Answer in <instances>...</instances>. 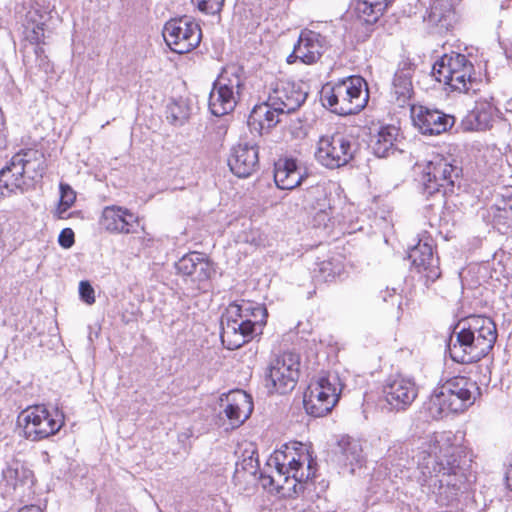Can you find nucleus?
<instances>
[{"label": "nucleus", "mask_w": 512, "mask_h": 512, "mask_svg": "<svg viewBox=\"0 0 512 512\" xmlns=\"http://www.w3.org/2000/svg\"><path fill=\"white\" fill-rule=\"evenodd\" d=\"M324 25H325V26L323 27V29H326V30H327V29H329V28H330V23H328V22H324Z\"/></svg>", "instance_id": "58"}, {"label": "nucleus", "mask_w": 512, "mask_h": 512, "mask_svg": "<svg viewBox=\"0 0 512 512\" xmlns=\"http://www.w3.org/2000/svg\"><path fill=\"white\" fill-rule=\"evenodd\" d=\"M498 41L506 57L512 59V34H508V37L505 38H499Z\"/></svg>", "instance_id": "51"}, {"label": "nucleus", "mask_w": 512, "mask_h": 512, "mask_svg": "<svg viewBox=\"0 0 512 512\" xmlns=\"http://www.w3.org/2000/svg\"><path fill=\"white\" fill-rule=\"evenodd\" d=\"M258 147L248 143H240L232 148L228 159L231 172L239 178L249 177L259 163Z\"/></svg>", "instance_id": "20"}, {"label": "nucleus", "mask_w": 512, "mask_h": 512, "mask_svg": "<svg viewBox=\"0 0 512 512\" xmlns=\"http://www.w3.org/2000/svg\"><path fill=\"white\" fill-rule=\"evenodd\" d=\"M409 462L408 449L402 442H394L387 451L385 459L375 469L373 476L376 479L383 477L390 482H395L397 478H401Z\"/></svg>", "instance_id": "18"}, {"label": "nucleus", "mask_w": 512, "mask_h": 512, "mask_svg": "<svg viewBox=\"0 0 512 512\" xmlns=\"http://www.w3.org/2000/svg\"><path fill=\"white\" fill-rule=\"evenodd\" d=\"M242 485H244V486H243V489H246V486H247L248 484L242 483L240 486H242Z\"/></svg>", "instance_id": "60"}, {"label": "nucleus", "mask_w": 512, "mask_h": 512, "mask_svg": "<svg viewBox=\"0 0 512 512\" xmlns=\"http://www.w3.org/2000/svg\"><path fill=\"white\" fill-rule=\"evenodd\" d=\"M316 465L304 444H286L268 458L267 470L260 473L262 486L283 496H291L315 476Z\"/></svg>", "instance_id": "2"}, {"label": "nucleus", "mask_w": 512, "mask_h": 512, "mask_svg": "<svg viewBox=\"0 0 512 512\" xmlns=\"http://www.w3.org/2000/svg\"><path fill=\"white\" fill-rule=\"evenodd\" d=\"M94 289L88 281H81L79 284V294L81 299L91 305L95 302Z\"/></svg>", "instance_id": "48"}, {"label": "nucleus", "mask_w": 512, "mask_h": 512, "mask_svg": "<svg viewBox=\"0 0 512 512\" xmlns=\"http://www.w3.org/2000/svg\"><path fill=\"white\" fill-rule=\"evenodd\" d=\"M431 75L450 92L470 93L479 89L474 65L463 54H444L433 64Z\"/></svg>", "instance_id": "6"}, {"label": "nucleus", "mask_w": 512, "mask_h": 512, "mask_svg": "<svg viewBox=\"0 0 512 512\" xmlns=\"http://www.w3.org/2000/svg\"><path fill=\"white\" fill-rule=\"evenodd\" d=\"M235 471L232 481L235 485L254 484L261 481L257 449L251 442L239 444L234 452Z\"/></svg>", "instance_id": "13"}, {"label": "nucleus", "mask_w": 512, "mask_h": 512, "mask_svg": "<svg viewBox=\"0 0 512 512\" xmlns=\"http://www.w3.org/2000/svg\"><path fill=\"white\" fill-rule=\"evenodd\" d=\"M28 186L25 170L13 155L9 163L0 170V200L11 193H22Z\"/></svg>", "instance_id": "24"}, {"label": "nucleus", "mask_w": 512, "mask_h": 512, "mask_svg": "<svg viewBox=\"0 0 512 512\" xmlns=\"http://www.w3.org/2000/svg\"><path fill=\"white\" fill-rule=\"evenodd\" d=\"M254 328L255 323L249 319L242 320L238 326L226 325V336L235 338L226 341V349L234 350L240 348L252 336Z\"/></svg>", "instance_id": "32"}, {"label": "nucleus", "mask_w": 512, "mask_h": 512, "mask_svg": "<svg viewBox=\"0 0 512 512\" xmlns=\"http://www.w3.org/2000/svg\"><path fill=\"white\" fill-rule=\"evenodd\" d=\"M356 146L351 136L336 131L319 138L315 157L321 165L329 169L339 168L353 159Z\"/></svg>", "instance_id": "10"}, {"label": "nucleus", "mask_w": 512, "mask_h": 512, "mask_svg": "<svg viewBox=\"0 0 512 512\" xmlns=\"http://www.w3.org/2000/svg\"><path fill=\"white\" fill-rule=\"evenodd\" d=\"M19 512H42L41 508L36 505L25 506Z\"/></svg>", "instance_id": "54"}, {"label": "nucleus", "mask_w": 512, "mask_h": 512, "mask_svg": "<svg viewBox=\"0 0 512 512\" xmlns=\"http://www.w3.org/2000/svg\"><path fill=\"white\" fill-rule=\"evenodd\" d=\"M300 356L284 352L272 358L264 373V385L269 394L291 392L299 379Z\"/></svg>", "instance_id": "8"}, {"label": "nucleus", "mask_w": 512, "mask_h": 512, "mask_svg": "<svg viewBox=\"0 0 512 512\" xmlns=\"http://www.w3.org/2000/svg\"><path fill=\"white\" fill-rule=\"evenodd\" d=\"M324 107L346 116L359 113L369 99L367 83L361 76H349L335 83H326L320 92Z\"/></svg>", "instance_id": "5"}, {"label": "nucleus", "mask_w": 512, "mask_h": 512, "mask_svg": "<svg viewBox=\"0 0 512 512\" xmlns=\"http://www.w3.org/2000/svg\"><path fill=\"white\" fill-rule=\"evenodd\" d=\"M242 312H243V308H242L241 304H239L236 301L230 303L228 305V307H226V320H227L226 325L230 324V325L238 326V324H239L238 318L241 321L246 320L247 315L243 316Z\"/></svg>", "instance_id": "46"}, {"label": "nucleus", "mask_w": 512, "mask_h": 512, "mask_svg": "<svg viewBox=\"0 0 512 512\" xmlns=\"http://www.w3.org/2000/svg\"><path fill=\"white\" fill-rule=\"evenodd\" d=\"M166 45L175 53L184 54L199 45L202 34H161Z\"/></svg>", "instance_id": "33"}, {"label": "nucleus", "mask_w": 512, "mask_h": 512, "mask_svg": "<svg viewBox=\"0 0 512 512\" xmlns=\"http://www.w3.org/2000/svg\"><path fill=\"white\" fill-rule=\"evenodd\" d=\"M175 266L179 274L191 277L196 282H202L210 277V265L203 254L198 252L183 256Z\"/></svg>", "instance_id": "25"}, {"label": "nucleus", "mask_w": 512, "mask_h": 512, "mask_svg": "<svg viewBox=\"0 0 512 512\" xmlns=\"http://www.w3.org/2000/svg\"><path fill=\"white\" fill-rule=\"evenodd\" d=\"M344 270L343 261L340 256L331 257L318 264V275L321 280L329 282L339 276Z\"/></svg>", "instance_id": "38"}, {"label": "nucleus", "mask_w": 512, "mask_h": 512, "mask_svg": "<svg viewBox=\"0 0 512 512\" xmlns=\"http://www.w3.org/2000/svg\"><path fill=\"white\" fill-rule=\"evenodd\" d=\"M301 32H309V33H312V32H314V31H313V30H311V29L306 28V29L302 30Z\"/></svg>", "instance_id": "59"}, {"label": "nucleus", "mask_w": 512, "mask_h": 512, "mask_svg": "<svg viewBox=\"0 0 512 512\" xmlns=\"http://www.w3.org/2000/svg\"><path fill=\"white\" fill-rule=\"evenodd\" d=\"M411 118L423 135L430 136L448 131L455 123L454 116L423 105H411Z\"/></svg>", "instance_id": "12"}, {"label": "nucleus", "mask_w": 512, "mask_h": 512, "mask_svg": "<svg viewBox=\"0 0 512 512\" xmlns=\"http://www.w3.org/2000/svg\"><path fill=\"white\" fill-rule=\"evenodd\" d=\"M408 258L412 266L425 278L426 286L434 283L440 276L439 258L433 254V246L421 240L410 249Z\"/></svg>", "instance_id": "15"}, {"label": "nucleus", "mask_w": 512, "mask_h": 512, "mask_svg": "<svg viewBox=\"0 0 512 512\" xmlns=\"http://www.w3.org/2000/svg\"><path fill=\"white\" fill-rule=\"evenodd\" d=\"M189 115V107L184 102L173 101L167 105L166 118L173 125L184 124Z\"/></svg>", "instance_id": "42"}, {"label": "nucleus", "mask_w": 512, "mask_h": 512, "mask_svg": "<svg viewBox=\"0 0 512 512\" xmlns=\"http://www.w3.org/2000/svg\"><path fill=\"white\" fill-rule=\"evenodd\" d=\"M309 386L317 388V390L319 391H324L325 394H328V399L333 400L334 403L338 402L342 391V384L340 382L338 375L335 373H327L320 375Z\"/></svg>", "instance_id": "35"}, {"label": "nucleus", "mask_w": 512, "mask_h": 512, "mask_svg": "<svg viewBox=\"0 0 512 512\" xmlns=\"http://www.w3.org/2000/svg\"><path fill=\"white\" fill-rule=\"evenodd\" d=\"M324 391L308 386L304 394L303 404L307 414L313 417H323L329 413L336 405L333 400H329Z\"/></svg>", "instance_id": "31"}, {"label": "nucleus", "mask_w": 512, "mask_h": 512, "mask_svg": "<svg viewBox=\"0 0 512 512\" xmlns=\"http://www.w3.org/2000/svg\"><path fill=\"white\" fill-rule=\"evenodd\" d=\"M394 0H358L355 6L357 21L363 25L377 23L379 17Z\"/></svg>", "instance_id": "30"}, {"label": "nucleus", "mask_w": 512, "mask_h": 512, "mask_svg": "<svg viewBox=\"0 0 512 512\" xmlns=\"http://www.w3.org/2000/svg\"><path fill=\"white\" fill-rule=\"evenodd\" d=\"M471 462L466 448L452 444L444 435L435 436L418 455L423 486L440 505L448 506L467 489Z\"/></svg>", "instance_id": "1"}, {"label": "nucleus", "mask_w": 512, "mask_h": 512, "mask_svg": "<svg viewBox=\"0 0 512 512\" xmlns=\"http://www.w3.org/2000/svg\"><path fill=\"white\" fill-rule=\"evenodd\" d=\"M379 298L383 303L390 304L392 307H396L397 309H400L401 307L402 296L397 293L395 288H386L381 290L379 293Z\"/></svg>", "instance_id": "47"}, {"label": "nucleus", "mask_w": 512, "mask_h": 512, "mask_svg": "<svg viewBox=\"0 0 512 512\" xmlns=\"http://www.w3.org/2000/svg\"><path fill=\"white\" fill-rule=\"evenodd\" d=\"M460 330L451 338L448 352L454 362L468 364L481 360L493 349L497 340L495 322L486 316L472 315L461 321Z\"/></svg>", "instance_id": "3"}, {"label": "nucleus", "mask_w": 512, "mask_h": 512, "mask_svg": "<svg viewBox=\"0 0 512 512\" xmlns=\"http://www.w3.org/2000/svg\"><path fill=\"white\" fill-rule=\"evenodd\" d=\"M480 395L476 381L456 376L437 386L426 403V410L432 419L438 420L449 413L465 411Z\"/></svg>", "instance_id": "4"}, {"label": "nucleus", "mask_w": 512, "mask_h": 512, "mask_svg": "<svg viewBox=\"0 0 512 512\" xmlns=\"http://www.w3.org/2000/svg\"><path fill=\"white\" fill-rule=\"evenodd\" d=\"M306 176L294 158H281L275 163L274 182L279 189L292 190L298 187Z\"/></svg>", "instance_id": "23"}, {"label": "nucleus", "mask_w": 512, "mask_h": 512, "mask_svg": "<svg viewBox=\"0 0 512 512\" xmlns=\"http://www.w3.org/2000/svg\"><path fill=\"white\" fill-rule=\"evenodd\" d=\"M454 15L451 0H433L429 14L431 21L437 22L441 27L448 26L447 19L454 17Z\"/></svg>", "instance_id": "37"}, {"label": "nucleus", "mask_w": 512, "mask_h": 512, "mask_svg": "<svg viewBox=\"0 0 512 512\" xmlns=\"http://www.w3.org/2000/svg\"><path fill=\"white\" fill-rule=\"evenodd\" d=\"M498 113V109L493 102L479 100L473 110H471L462 120L461 126L464 131H484L492 126V122Z\"/></svg>", "instance_id": "22"}, {"label": "nucleus", "mask_w": 512, "mask_h": 512, "mask_svg": "<svg viewBox=\"0 0 512 512\" xmlns=\"http://www.w3.org/2000/svg\"><path fill=\"white\" fill-rule=\"evenodd\" d=\"M198 9L204 13L217 17V21L221 20L220 12L224 5V0H192Z\"/></svg>", "instance_id": "45"}, {"label": "nucleus", "mask_w": 512, "mask_h": 512, "mask_svg": "<svg viewBox=\"0 0 512 512\" xmlns=\"http://www.w3.org/2000/svg\"><path fill=\"white\" fill-rule=\"evenodd\" d=\"M335 457L343 473L350 475H354L366 464V455L361 441L350 436H343L338 441Z\"/></svg>", "instance_id": "16"}, {"label": "nucleus", "mask_w": 512, "mask_h": 512, "mask_svg": "<svg viewBox=\"0 0 512 512\" xmlns=\"http://www.w3.org/2000/svg\"><path fill=\"white\" fill-rule=\"evenodd\" d=\"M22 436L29 441H41L55 435L63 426V417L51 413L44 405L30 406L17 420Z\"/></svg>", "instance_id": "9"}, {"label": "nucleus", "mask_w": 512, "mask_h": 512, "mask_svg": "<svg viewBox=\"0 0 512 512\" xmlns=\"http://www.w3.org/2000/svg\"><path fill=\"white\" fill-rule=\"evenodd\" d=\"M76 192L66 183H60V202L57 209L58 216L64 218V213L74 204Z\"/></svg>", "instance_id": "43"}, {"label": "nucleus", "mask_w": 512, "mask_h": 512, "mask_svg": "<svg viewBox=\"0 0 512 512\" xmlns=\"http://www.w3.org/2000/svg\"><path fill=\"white\" fill-rule=\"evenodd\" d=\"M253 411V401L242 389H233L226 393V430L241 426Z\"/></svg>", "instance_id": "19"}, {"label": "nucleus", "mask_w": 512, "mask_h": 512, "mask_svg": "<svg viewBox=\"0 0 512 512\" xmlns=\"http://www.w3.org/2000/svg\"><path fill=\"white\" fill-rule=\"evenodd\" d=\"M499 214H497L496 218H503L505 223L512 227V205L508 203H504L503 207H498Z\"/></svg>", "instance_id": "50"}, {"label": "nucleus", "mask_w": 512, "mask_h": 512, "mask_svg": "<svg viewBox=\"0 0 512 512\" xmlns=\"http://www.w3.org/2000/svg\"><path fill=\"white\" fill-rule=\"evenodd\" d=\"M238 223L230 222L229 228L231 229V233H235V229L237 228Z\"/></svg>", "instance_id": "57"}, {"label": "nucleus", "mask_w": 512, "mask_h": 512, "mask_svg": "<svg viewBox=\"0 0 512 512\" xmlns=\"http://www.w3.org/2000/svg\"><path fill=\"white\" fill-rule=\"evenodd\" d=\"M382 395L390 410L405 411L415 401L418 388L412 378L394 375L385 380Z\"/></svg>", "instance_id": "11"}, {"label": "nucleus", "mask_w": 512, "mask_h": 512, "mask_svg": "<svg viewBox=\"0 0 512 512\" xmlns=\"http://www.w3.org/2000/svg\"><path fill=\"white\" fill-rule=\"evenodd\" d=\"M243 90V82L236 74L232 78H228L226 83V114L232 112L238 102L241 100Z\"/></svg>", "instance_id": "39"}, {"label": "nucleus", "mask_w": 512, "mask_h": 512, "mask_svg": "<svg viewBox=\"0 0 512 512\" xmlns=\"http://www.w3.org/2000/svg\"><path fill=\"white\" fill-rule=\"evenodd\" d=\"M414 70L415 64L409 58H403L394 74L392 93L400 107L410 105L414 93L412 85Z\"/></svg>", "instance_id": "21"}, {"label": "nucleus", "mask_w": 512, "mask_h": 512, "mask_svg": "<svg viewBox=\"0 0 512 512\" xmlns=\"http://www.w3.org/2000/svg\"><path fill=\"white\" fill-rule=\"evenodd\" d=\"M323 201L324 203L322 205L319 204V208L314 213L312 222L314 227L327 229L331 224L333 208L330 203L326 204V198Z\"/></svg>", "instance_id": "44"}, {"label": "nucleus", "mask_w": 512, "mask_h": 512, "mask_svg": "<svg viewBox=\"0 0 512 512\" xmlns=\"http://www.w3.org/2000/svg\"><path fill=\"white\" fill-rule=\"evenodd\" d=\"M6 146V137L0 132V149Z\"/></svg>", "instance_id": "56"}, {"label": "nucleus", "mask_w": 512, "mask_h": 512, "mask_svg": "<svg viewBox=\"0 0 512 512\" xmlns=\"http://www.w3.org/2000/svg\"><path fill=\"white\" fill-rule=\"evenodd\" d=\"M100 224L111 233L132 234L137 232L139 218L125 207L111 205L103 209Z\"/></svg>", "instance_id": "17"}, {"label": "nucleus", "mask_w": 512, "mask_h": 512, "mask_svg": "<svg viewBox=\"0 0 512 512\" xmlns=\"http://www.w3.org/2000/svg\"><path fill=\"white\" fill-rule=\"evenodd\" d=\"M399 137V129L393 125L382 126L378 133L371 139V149L375 156L379 158H387L396 151L397 140Z\"/></svg>", "instance_id": "26"}, {"label": "nucleus", "mask_w": 512, "mask_h": 512, "mask_svg": "<svg viewBox=\"0 0 512 512\" xmlns=\"http://www.w3.org/2000/svg\"><path fill=\"white\" fill-rule=\"evenodd\" d=\"M325 39L322 34H299L296 53L304 64L316 63L324 51Z\"/></svg>", "instance_id": "28"}, {"label": "nucleus", "mask_w": 512, "mask_h": 512, "mask_svg": "<svg viewBox=\"0 0 512 512\" xmlns=\"http://www.w3.org/2000/svg\"><path fill=\"white\" fill-rule=\"evenodd\" d=\"M280 115L284 114L270 106L269 101L266 100L253 108L248 124L262 133L263 130H270L275 127L280 122Z\"/></svg>", "instance_id": "29"}, {"label": "nucleus", "mask_w": 512, "mask_h": 512, "mask_svg": "<svg viewBox=\"0 0 512 512\" xmlns=\"http://www.w3.org/2000/svg\"><path fill=\"white\" fill-rule=\"evenodd\" d=\"M16 160L25 170L26 180L42 178L46 170V159L44 154L36 149H22L15 154Z\"/></svg>", "instance_id": "27"}, {"label": "nucleus", "mask_w": 512, "mask_h": 512, "mask_svg": "<svg viewBox=\"0 0 512 512\" xmlns=\"http://www.w3.org/2000/svg\"><path fill=\"white\" fill-rule=\"evenodd\" d=\"M223 325H224V315H221L219 338H220L222 344H224V326Z\"/></svg>", "instance_id": "55"}, {"label": "nucleus", "mask_w": 512, "mask_h": 512, "mask_svg": "<svg viewBox=\"0 0 512 512\" xmlns=\"http://www.w3.org/2000/svg\"><path fill=\"white\" fill-rule=\"evenodd\" d=\"M201 32V28L191 17L183 16L167 21L162 32Z\"/></svg>", "instance_id": "40"}, {"label": "nucleus", "mask_w": 512, "mask_h": 512, "mask_svg": "<svg viewBox=\"0 0 512 512\" xmlns=\"http://www.w3.org/2000/svg\"><path fill=\"white\" fill-rule=\"evenodd\" d=\"M307 98V93L293 82L277 81L268 94L269 105L290 114L301 107Z\"/></svg>", "instance_id": "14"}, {"label": "nucleus", "mask_w": 512, "mask_h": 512, "mask_svg": "<svg viewBox=\"0 0 512 512\" xmlns=\"http://www.w3.org/2000/svg\"><path fill=\"white\" fill-rule=\"evenodd\" d=\"M51 16L47 12H42L38 8L32 7L27 11L22 21L24 32H45L52 29Z\"/></svg>", "instance_id": "34"}, {"label": "nucleus", "mask_w": 512, "mask_h": 512, "mask_svg": "<svg viewBox=\"0 0 512 512\" xmlns=\"http://www.w3.org/2000/svg\"><path fill=\"white\" fill-rule=\"evenodd\" d=\"M74 232L70 228L63 229L58 237V242L61 247L68 249L74 244Z\"/></svg>", "instance_id": "49"}, {"label": "nucleus", "mask_w": 512, "mask_h": 512, "mask_svg": "<svg viewBox=\"0 0 512 512\" xmlns=\"http://www.w3.org/2000/svg\"><path fill=\"white\" fill-rule=\"evenodd\" d=\"M223 73L224 67L220 69L219 76L213 83L208 102L210 113L217 118L224 116V86L220 82Z\"/></svg>", "instance_id": "36"}, {"label": "nucleus", "mask_w": 512, "mask_h": 512, "mask_svg": "<svg viewBox=\"0 0 512 512\" xmlns=\"http://www.w3.org/2000/svg\"><path fill=\"white\" fill-rule=\"evenodd\" d=\"M241 226L244 228V230L237 235L238 242L249 243L255 246H259L264 243L265 239L263 234L259 229L252 227V222L250 219L244 218Z\"/></svg>", "instance_id": "41"}, {"label": "nucleus", "mask_w": 512, "mask_h": 512, "mask_svg": "<svg viewBox=\"0 0 512 512\" xmlns=\"http://www.w3.org/2000/svg\"><path fill=\"white\" fill-rule=\"evenodd\" d=\"M454 162L442 155H436L428 162L422 177V194L427 200L434 198L443 204L445 196L454 193L462 171Z\"/></svg>", "instance_id": "7"}, {"label": "nucleus", "mask_w": 512, "mask_h": 512, "mask_svg": "<svg viewBox=\"0 0 512 512\" xmlns=\"http://www.w3.org/2000/svg\"><path fill=\"white\" fill-rule=\"evenodd\" d=\"M507 487L512 491V464L505 474Z\"/></svg>", "instance_id": "53"}, {"label": "nucleus", "mask_w": 512, "mask_h": 512, "mask_svg": "<svg viewBox=\"0 0 512 512\" xmlns=\"http://www.w3.org/2000/svg\"><path fill=\"white\" fill-rule=\"evenodd\" d=\"M297 60H300V53H296V44H295L292 53L287 56V63L292 64V63H295Z\"/></svg>", "instance_id": "52"}]
</instances>
